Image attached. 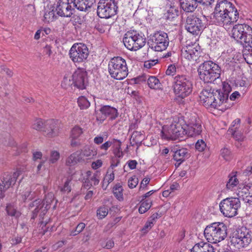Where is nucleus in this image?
Here are the masks:
<instances>
[{
    "label": "nucleus",
    "mask_w": 252,
    "mask_h": 252,
    "mask_svg": "<svg viewBox=\"0 0 252 252\" xmlns=\"http://www.w3.org/2000/svg\"><path fill=\"white\" fill-rule=\"evenodd\" d=\"M33 160L35 161L38 159H41L42 157V154L41 152L35 151L32 153Z\"/></svg>",
    "instance_id": "obj_62"
},
{
    "label": "nucleus",
    "mask_w": 252,
    "mask_h": 252,
    "mask_svg": "<svg viewBox=\"0 0 252 252\" xmlns=\"http://www.w3.org/2000/svg\"><path fill=\"white\" fill-rule=\"evenodd\" d=\"M55 12L56 10L54 6L46 9L44 15V21L47 23L54 21L56 18Z\"/></svg>",
    "instance_id": "obj_31"
},
{
    "label": "nucleus",
    "mask_w": 252,
    "mask_h": 252,
    "mask_svg": "<svg viewBox=\"0 0 252 252\" xmlns=\"http://www.w3.org/2000/svg\"><path fill=\"white\" fill-rule=\"evenodd\" d=\"M54 201V195L52 192L47 194L44 199L41 201L40 199H36L29 204L30 209L35 208L32 211V219H34L40 212V216L42 218L47 212L48 210L51 207V204Z\"/></svg>",
    "instance_id": "obj_8"
},
{
    "label": "nucleus",
    "mask_w": 252,
    "mask_h": 252,
    "mask_svg": "<svg viewBox=\"0 0 252 252\" xmlns=\"http://www.w3.org/2000/svg\"><path fill=\"white\" fill-rule=\"evenodd\" d=\"M227 227L223 222H216L208 225L204 229V235L208 242L217 243L227 236Z\"/></svg>",
    "instance_id": "obj_4"
},
{
    "label": "nucleus",
    "mask_w": 252,
    "mask_h": 252,
    "mask_svg": "<svg viewBox=\"0 0 252 252\" xmlns=\"http://www.w3.org/2000/svg\"><path fill=\"white\" fill-rule=\"evenodd\" d=\"M118 9V2L115 0H100L97 13L101 18H109L117 13Z\"/></svg>",
    "instance_id": "obj_11"
},
{
    "label": "nucleus",
    "mask_w": 252,
    "mask_h": 252,
    "mask_svg": "<svg viewBox=\"0 0 252 252\" xmlns=\"http://www.w3.org/2000/svg\"><path fill=\"white\" fill-rule=\"evenodd\" d=\"M1 72L3 73H5L10 77H11L13 75V72L12 70L8 68L5 67L4 66L1 67Z\"/></svg>",
    "instance_id": "obj_63"
},
{
    "label": "nucleus",
    "mask_w": 252,
    "mask_h": 252,
    "mask_svg": "<svg viewBox=\"0 0 252 252\" xmlns=\"http://www.w3.org/2000/svg\"><path fill=\"white\" fill-rule=\"evenodd\" d=\"M113 142L110 141H108L105 142L104 143L102 144L100 147V149L102 150L107 151L108 149L110 147V146L112 145Z\"/></svg>",
    "instance_id": "obj_60"
},
{
    "label": "nucleus",
    "mask_w": 252,
    "mask_h": 252,
    "mask_svg": "<svg viewBox=\"0 0 252 252\" xmlns=\"http://www.w3.org/2000/svg\"><path fill=\"white\" fill-rule=\"evenodd\" d=\"M197 0H181V8L186 12H193L198 5Z\"/></svg>",
    "instance_id": "obj_27"
},
{
    "label": "nucleus",
    "mask_w": 252,
    "mask_h": 252,
    "mask_svg": "<svg viewBox=\"0 0 252 252\" xmlns=\"http://www.w3.org/2000/svg\"><path fill=\"white\" fill-rule=\"evenodd\" d=\"M86 180L85 183L87 184V186H96L98 184L99 182V177L97 173L92 174V172L90 171H88L86 172Z\"/></svg>",
    "instance_id": "obj_29"
},
{
    "label": "nucleus",
    "mask_w": 252,
    "mask_h": 252,
    "mask_svg": "<svg viewBox=\"0 0 252 252\" xmlns=\"http://www.w3.org/2000/svg\"><path fill=\"white\" fill-rule=\"evenodd\" d=\"M127 164L130 169H134L136 168L137 162L135 160H130L127 162Z\"/></svg>",
    "instance_id": "obj_64"
},
{
    "label": "nucleus",
    "mask_w": 252,
    "mask_h": 252,
    "mask_svg": "<svg viewBox=\"0 0 252 252\" xmlns=\"http://www.w3.org/2000/svg\"><path fill=\"white\" fill-rule=\"evenodd\" d=\"M176 72V67L174 64H170L166 71V74L170 76H173Z\"/></svg>",
    "instance_id": "obj_52"
},
{
    "label": "nucleus",
    "mask_w": 252,
    "mask_h": 252,
    "mask_svg": "<svg viewBox=\"0 0 252 252\" xmlns=\"http://www.w3.org/2000/svg\"><path fill=\"white\" fill-rule=\"evenodd\" d=\"M108 213V209L105 207H100L97 210V216L99 219H102L105 217Z\"/></svg>",
    "instance_id": "obj_44"
},
{
    "label": "nucleus",
    "mask_w": 252,
    "mask_h": 252,
    "mask_svg": "<svg viewBox=\"0 0 252 252\" xmlns=\"http://www.w3.org/2000/svg\"><path fill=\"white\" fill-rule=\"evenodd\" d=\"M80 154L82 155V157L84 158L86 157L87 159H91L93 158L97 154V152L93 148L86 146L80 151Z\"/></svg>",
    "instance_id": "obj_30"
},
{
    "label": "nucleus",
    "mask_w": 252,
    "mask_h": 252,
    "mask_svg": "<svg viewBox=\"0 0 252 252\" xmlns=\"http://www.w3.org/2000/svg\"><path fill=\"white\" fill-rule=\"evenodd\" d=\"M147 84L152 89L158 90L161 88L159 80L155 76H150L147 80Z\"/></svg>",
    "instance_id": "obj_33"
},
{
    "label": "nucleus",
    "mask_w": 252,
    "mask_h": 252,
    "mask_svg": "<svg viewBox=\"0 0 252 252\" xmlns=\"http://www.w3.org/2000/svg\"><path fill=\"white\" fill-rule=\"evenodd\" d=\"M228 132L233 136L236 141H238L239 143V141H243L245 139V137L238 130L237 126L235 128L230 127L228 130Z\"/></svg>",
    "instance_id": "obj_34"
},
{
    "label": "nucleus",
    "mask_w": 252,
    "mask_h": 252,
    "mask_svg": "<svg viewBox=\"0 0 252 252\" xmlns=\"http://www.w3.org/2000/svg\"><path fill=\"white\" fill-rule=\"evenodd\" d=\"M198 47L196 46L194 47V45H188L186 47L183 48V49L185 50L186 52L189 53L190 55H191L193 57L196 52H198Z\"/></svg>",
    "instance_id": "obj_45"
},
{
    "label": "nucleus",
    "mask_w": 252,
    "mask_h": 252,
    "mask_svg": "<svg viewBox=\"0 0 252 252\" xmlns=\"http://www.w3.org/2000/svg\"><path fill=\"white\" fill-rule=\"evenodd\" d=\"M6 211L9 215L11 216H18L19 212L11 206L6 207Z\"/></svg>",
    "instance_id": "obj_54"
},
{
    "label": "nucleus",
    "mask_w": 252,
    "mask_h": 252,
    "mask_svg": "<svg viewBox=\"0 0 252 252\" xmlns=\"http://www.w3.org/2000/svg\"><path fill=\"white\" fill-rule=\"evenodd\" d=\"M85 159L82 157V155L80 154V151H76L71 154L66 160V164L67 166H73L78 163L84 162L85 161Z\"/></svg>",
    "instance_id": "obj_28"
},
{
    "label": "nucleus",
    "mask_w": 252,
    "mask_h": 252,
    "mask_svg": "<svg viewBox=\"0 0 252 252\" xmlns=\"http://www.w3.org/2000/svg\"><path fill=\"white\" fill-rule=\"evenodd\" d=\"M110 171V169L108 170L105 177H104L103 181V185H104V183H107V185H108L110 183L112 182L114 179V174L113 171L110 173V174H108Z\"/></svg>",
    "instance_id": "obj_50"
},
{
    "label": "nucleus",
    "mask_w": 252,
    "mask_h": 252,
    "mask_svg": "<svg viewBox=\"0 0 252 252\" xmlns=\"http://www.w3.org/2000/svg\"><path fill=\"white\" fill-rule=\"evenodd\" d=\"M206 147V144L202 139L198 140L195 144V149L199 152L203 151Z\"/></svg>",
    "instance_id": "obj_49"
},
{
    "label": "nucleus",
    "mask_w": 252,
    "mask_h": 252,
    "mask_svg": "<svg viewBox=\"0 0 252 252\" xmlns=\"http://www.w3.org/2000/svg\"><path fill=\"white\" fill-rule=\"evenodd\" d=\"M172 84L174 93L179 97L184 98L189 96L192 91V83L185 76H176Z\"/></svg>",
    "instance_id": "obj_6"
},
{
    "label": "nucleus",
    "mask_w": 252,
    "mask_h": 252,
    "mask_svg": "<svg viewBox=\"0 0 252 252\" xmlns=\"http://www.w3.org/2000/svg\"><path fill=\"white\" fill-rule=\"evenodd\" d=\"M86 225L83 222L79 223L76 227L75 230L71 232V234L73 236L77 235L81 233L85 228Z\"/></svg>",
    "instance_id": "obj_51"
},
{
    "label": "nucleus",
    "mask_w": 252,
    "mask_h": 252,
    "mask_svg": "<svg viewBox=\"0 0 252 252\" xmlns=\"http://www.w3.org/2000/svg\"><path fill=\"white\" fill-rule=\"evenodd\" d=\"M131 81L133 82L134 84L141 85L143 83H145L147 81V76L145 74H143L131 79Z\"/></svg>",
    "instance_id": "obj_42"
},
{
    "label": "nucleus",
    "mask_w": 252,
    "mask_h": 252,
    "mask_svg": "<svg viewBox=\"0 0 252 252\" xmlns=\"http://www.w3.org/2000/svg\"><path fill=\"white\" fill-rule=\"evenodd\" d=\"M138 179L136 176H133L128 179V186L130 189L135 188L138 185Z\"/></svg>",
    "instance_id": "obj_48"
},
{
    "label": "nucleus",
    "mask_w": 252,
    "mask_h": 252,
    "mask_svg": "<svg viewBox=\"0 0 252 252\" xmlns=\"http://www.w3.org/2000/svg\"><path fill=\"white\" fill-rule=\"evenodd\" d=\"M45 123L46 121H44L41 119H36L33 121L32 127L33 129L36 130L42 131L43 129H44V124Z\"/></svg>",
    "instance_id": "obj_37"
},
{
    "label": "nucleus",
    "mask_w": 252,
    "mask_h": 252,
    "mask_svg": "<svg viewBox=\"0 0 252 252\" xmlns=\"http://www.w3.org/2000/svg\"><path fill=\"white\" fill-rule=\"evenodd\" d=\"M180 14V11L178 7L175 6H171L167 10L165 14L166 19L169 21H172L177 18Z\"/></svg>",
    "instance_id": "obj_32"
},
{
    "label": "nucleus",
    "mask_w": 252,
    "mask_h": 252,
    "mask_svg": "<svg viewBox=\"0 0 252 252\" xmlns=\"http://www.w3.org/2000/svg\"><path fill=\"white\" fill-rule=\"evenodd\" d=\"M141 204L139 208V212L140 214H143L147 212L151 207L152 205V201L147 200H142L141 201Z\"/></svg>",
    "instance_id": "obj_35"
},
{
    "label": "nucleus",
    "mask_w": 252,
    "mask_h": 252,
    "mask_svg": "<svg viewBox=\"0 0 252 252\" xmlns=\"http://www.w3.org/2000/svg\"><path fill=\"white\" fill-rule=\"evenodd\" d=\"M114 246V241L112 239H109L106 242L105 245L103 246V247L107 249H110L112 248Z\"/></svg>",
    "instance_id": "obj_61"
},
{
    "label": "nucleus",
    "mask_w": 252,
    "mask_h": 252,
    "mask_svg": "<svg viewBox=\"0 0 252 252\" xmlns=\"http://www.w3.org/2000/svg\"><path fill=\"white\" fill-rule=\"evenodd\" d=\"M231 91L230 85L224 82L222 90H212L209 87L204 89L200 94L201 102L206 108L219 109L228 99V94Z\"/></svg>",
    "instance_id": "obj_2"
},
{
    "label": "nucleus",
    "mask_w": 252,
    "mask_h": 252,
    "mask_svg": "<svg viewBox=\"0 0 252 252\" xmlns=\"http://www.w3.org/2000/svg\"><path fill=\"white\" fill-rule=\"evenodd\" d=\"M123 191V187L120 184L116 185L113 188V193L116 198L119 201L124 200Z\"/></svg>",
    "instance_id": "obj_36"
},
{
    "label": "nucleus",
    "mask_w": 252,
    "mask_h": 252,
    "mask_svg": "<svg viewBox=\"0 0 252 252\" xmlns=\"http://www.w3.org/2000/svg\"><path fill=\"white\" fill-rule=\"evenodd\" d=\"M148 44L151 49L156 51L165 50L169 44L167 34L163 32H157L150 35Z\"/></svg>",
    "instance_id": "obj_12"
},
{
    "label": "nucleus",
    "mask_w": 252,
    "mask_h": 252,
    "mask_svg": "<svg viewBox=\"0 0 252 252\" xmlns=\"http://www.w3.org/2000/svg\"><path fill=\"white\" fill-rule=\"evenodd\" d=\"M83 133V129L78 126H75L72 129L70 136V145L71 147H76L81 145L80 137Z\"/></svg>",
    "instance_id": "obj_24"
},
{
    "label": "nucleus",
    "mask_w": 252,
    "mask_h": 252,
    "mask_svg": "<svg viewBox=\"0 0 252 252\" xmlns=\"http://www.w3.org/2000/svg\"><path fill=\"white\" fill-rule=\"evenodd\" d=\"M97 121L103 122L106 118L115 120L118 116V110L114 107L109 105L101 106L100 109L95 111Z\"/></svg>",
    "instance_id": "obj_16"
},
{
    "label": "nucleus",
    "mask_w": 252,
    "mask_h": 252,
    "mask_svg": "<svg viewBox=\"0 0 252 252\" xmlns=\"http://www.w3.org/2000/svg\"><path fill=\"white\" fill-rule=\"evenodd\" d=\"M211 18L216 25L228 30L238 21L239 13L231 2L222 0L217 2Z\"/></svg>",
    "instance_id": "obj_1"
},
{
    "label": "nucleus",
    "mask_w": 252,
    "mask_h": 252,
    "mask_svg": "<svg viewBox=\"0 0 252 252\" xmlns=\"http://www.w3.org/2000/svg\"><path fill=\"white\" fill-rule=\"evenodd\" d=\"M242 193H244L246 196H250L252 197V184H248L245 185L241 189Z\"/></svg>",
    "instance_id": "obj_46"
},
{
    "label": "nucleus",
    "mask_w": 252,
    "mask_h": 252,
    "mask_svg": "<svg viewBox=\"0 0 252 252\" xmlns=\"http://www.w3.org/2000/svg\"><path fill=\"white\" fill-rule=\"evenodd\" d=\"M184 129L186 130V135L189 136L198 135L202 130L201 121L195 116H193L184 126Z\"/></svg>",
    "instance_id": "obj_17"
},
{
    "label": "nucleus",
    "mask_w": 252,
    "mask_h": 252,
    "mask_svg": "<svg viewBox=\"0 0 252 252\" xmlns=\"http://www.w3.org/2000/svg\"><path fill=\"white\" fill-rule=\"evenodd\" d=\"M116 142L115 148L114 150V154L116 157L119 158L123 156V153L121 150V142L120 140H114Z\"/></svg>",
    "instance_id": "obj_39"
},
{
    "label": "nucleus",
    "mask_w": 252,
    "mask_h": 252,
    "mask_svg": "<svg viewBox=\"0 0 252 252\" xmlns=\"http://www.w3.org/2000/svg\"><path fill=\"white\" fill-rule=\"evenodd\" d=\"M197 71L205 83H211L220 76V67L218 64H200Z\"/></svg>",
    "instance_id": "obj_9"
},
{
    "label": "nucleus",
    "mask_w": 252,
    "mask_h": 252,
    "mask_svg": "<svg viewBox=\"0 0 252 252\" xmlns=\"http://www.w3.org/2000/svg\"><path fill=\"white\" fill-rule=\"evenodd\" d=\"M77 103L81 109H86L90 106V103L84 96H80L78 98Z\"/></svg>",
    "instance_id": "obj_38"
},
{
    "label": "nucleus",
    "mask_w": 252,
    "mask_h": 252,
    "mask_svg": "<svg viewBox=\"0 0 252 252\" xmlns=\"http://www.w3.org/2000/svg\"><path fill=\"white\" fill-rule=\"evenodd\" d=\"M239 181L235 175H233L230 177V178L226 184V188L229 189H232L237 186Z\"/></svg>",
    "instance_id": "obj_40"
},
{
    "label": "nucleus",
    "mask_w": 252,
    "mask_h": 252,
    "mask_svg": "<svg viewBox=\"0 0 252 252\" xmlns=\"http://www.w3.org/2000/svg\"><path fill=\"white\" fill-rule=\"evenodd\" d=\"M60 154L57 151H52L50 153V158H49V162L50 164H54L56 163L60 158Z\"/></svg>",
    "instance_id": "obj_41"
},
{
    "label": "nucleus",
    "mask_w": 252,
    "mask_h": 252,
    "mask_svg": "<svg viewBox=\"0 0 252 252\" xmlns=\"http://www.w3.org/2000/svg\"><path fill=\"white\" fill-rule=\"evenodd\" d=\"M73 85L72 82H71L70 78H68L67 77L64 76L63 77V81L62 82L61 86L63 88L67 89L68 87L72 86Z\"/></svg>",
    "instance_id": "obj_53"
},
{
    "label": "nucleus",
    "mask_w": 252,
    "mask_h": 252,
    "mask_svg": "<svg viewBox=\"0 0 252 252\" xmlns=\"http://www.w3.org/2000/svg\"><path fill=\"white\" fill-rule=\"evenodd\" d=\"M221 156L226 160L231 158V152L228 148H224L220 150Z\"/></svg>",
    "instance_id": "obj_47"
},
{
    "label": "nucleus",
    "mask_w": 252,
    "mask_h": 252,
    "mask_svg": "<svg viewBox=\"0 0 252 252\" xmlns=\"http://www.w3.org/2000/svg\"><path fill=\"white\" fill-rule=\"evenodd\" d=\"M154 222L153 221L148 220L144 227L142 228V231L144 232H147L150 230L154 225Z\"/></svg>",
    "instance_id": "obj_56"
},
{
    "label": "nucleus",
    "mask_w": 252,
    "mask_h": 252,
    "mask_svg": "<svg viewBox=\"0 0 252 252\" xmlns=\"http://www.w3.org/2000/svg\"><path fill=\"white\" fill-rule=\"evenodd\" d=\"M60 125L59 121L53 119L46 121L42 131L45 136L49 138L57 136L60 132Z\"/></svg>",
    "instance_id": "obj_20"
},
{
    "label": "nucleus",
    "mask_w": 252,
    "mask_h": 252,
    "mask_svg": "<svg viewBox=\"0 0 252 252\" xmlns=\"http://www.w3.org/2000/svg\"><path fill=\"white\" fill-rule=\"evenodd\" d=\"M216 251V249L212 245L204 242L196 244L190 250V252H217Z\"/></svg>",
    "instance_id": "obj_25"
},
{
    "label": "nucleus",
    "mask_w": 252,
    "mask_h": 252,
    "mask_svg": "<svg viewBox=\"0 0 252 252\" xmlns=\"http://www.w3.org/2000/svg\"><path fill=\"white\" fill-rule=\"evenodd\" d=\"M247 78L243 76H239L235 80V84L237 86L246 87L247 85Z\"/></svg>",
    "instance_id": "obj_43"
},
{
    "label": "nucleus",
    "mask_w": 252,
    "mask_h": 252,
    "mask_svg": "<svg viewBox=\"0 0 252 252\" xmlns=\"http://www.w3.org/2000/svg\"><path fill=\"white\" fill-rule=\"evenodd\" d=\"M123 41L127 49L136 51L145 45L146 38L143 33L130 30L125 34Z\"/></svg>",
    "instance_id": "obj_7"
},
{
    "label": "nucleus",
    "mask_w": 252,
    "mask_h": 252,
    "mask_svg": "<svg viewBox=\"0 0 252 252\" xmlns=\"http://www.w3.org/2000/svg\"><path fill=\"white\" fill-rule=\"evenodd\" d=\"M171 152L173 154V159L179 162L178 166L189 157V150L186 148H180L176 146L171 150Z\"/></svg>",
    "instance_id": "obj_23"
},
{
    "label": "nucleus",
    "mask_w": 252,
    "mask_h": 252,
    "mask_svg": "<svg viewBox=\"0 0 252 252\" xmlns=\"http://www.w3.org/2000/svg\"><path fill=\"white\" fill-rule=\"evenodd\" d=\"M241 201L238 197H227L222 200L219 204L220 212L226 217L232 218L238 214L241 207Z\"/></svg>",
    "instance_id": "obj_10"
},
{
    "label": "nucleus",
    "mask_w": 252,
    "mask_h": 252,
    "mask_svg": "<svg viewBox=\"0 0 252 252\" xmlns=\"http://www.w3.org/2000/svg\"><path fill=\"white\" fill-rule=\"evenodd\" d=\"M185 27L189 32L198 35L202 33L206 26L200 18L195 14H192L187 17Z\"/></svg>",
    "instance_id": "obj_14"
},
{
    "label": "nucleus",
    "mask_w": 252,
    "mask_h": 252,
    "mask_svg": "<svg viewBox=\"0 0 252 252\" xmlns=\"http://www.w3.org/2000/svg\"><path fill=\"white\" fill-rule=\"evenodd\" d=\"M54 6L57 14L60 16L68 17L72 14V9L69 0H58Z\"/></svg>",
    "instance_id": "obj_22"
},
{
    "label": "nucleus",
    "mask_w": 252,
    "mask_h": 252,
    "mask_svg": "<svg viewBox=\"0 0 252 252\" xmlns=\"http://www.w3.org/2000/svg\"><path fill=\"white\" fill-rule=\"evenodd\" d=\"M186 135V130L179 123H173L170 126H164L161 132V136L163 139L175 140L183 137Z\"/></svg>",
    "instance_id": "obj_13"
},
{
    "label": "nucleus",
    "mask_w": 252,
    "mask_h": 252,
    "mask_svg": "<svg viewBox=\"0 0 252 252\" xmlns=\"http://www.w3.org/2000/svg\"><path fill=\"white\" fill-rule=\"evenodd\" d=\"M110 63H126V61L122 57L117 56L112 58Z\"/></svg>",
    "instance_id": "obj_59"
},
{
    "label": "nucleus",
    "mask_w": 252,
    "mask_h": 252,
    "mask_svg": "<svg viewBox=\"0 0 252 252\" xmlns=\"http://www.w3.org/2000/svg\"><path fill=\"white\" fill-rule=\"evenodd\" d=\"M181 56L182 58L187 59L189 61H191L193 59V57L188 52H186L183 49L182 50Z\"/></svg>",
    "instance_id": "obj_58"
},
{
    "label": "nucleus",
    "mask_w": 252,
    "mask_h": 252,
    "mask_svg": "<svg viewBox=\"0 0 252 252\" xmlns=\"http://www.w3.org/2000/svg\"><path fill=\"white\" fill-rule=\"evenodd\" d=\"M20 175V172L16 171L13 173H4L0 178V195L3 197L4 192L11 186L14 185L17 179Z\"/></svg>",
    "instance_id": "obj_18"
},
{
    "label": "nucleus",
    "mask_w": 252,
    "mask_h": 252,
    "mask_svg": "<svg viewBox=\"0 0 252 252\" xmlns=\"http://www.w3.org/2000/svg\"><path fill=\"white\" fill-rule=\"evenodd\" d=\"M70 180H67L64 183L63 188L62 189V191L63 192L68 193L70 192L71 190V186L70 185Z\"/></svg>",
    "instance_id": "obj_55"
},
{
    "label": "nucleus",
    "mask_w": 252,
    "mask_h": 252,
    "mask_svg": "<svg viewBox=\"0 0 252 252\" xmlns=\"http://www.w3.org/2000/svg\"><path fill=\"white\" fill-rule=\"evenodd\" d=\"M232 37L246 50L252 52V28L249 25L237 24L231 31Z\"/></svg>",
    "instance_id": "obj_3"
},
{
    "label": "nucleus",
    "mask_w": 252,
    "mask_h": 252,
    "mask_svg": "<svg viewBox=\"0 0 252 252\" xmlns=\"http://www.w3.org/2000/svg\"><path fill=\"white\" fill-rule=\"evenodd\" d=\"M150 181V178L149 177H145L144 178L142 181H141L139 187V190H142L144 189L147 186V185H148Z\"/></svg>",
    "instance_id": "obj_57"
},
{
    "label": "nucleus",
    "mask_w": 252,
    "mask_h": 252,
    "mask_svg": "<svg viewBox=\"0 0 252 252\" xmlns=\"http://www.w3.org/2000/svg\"><path fill=\"white\" fill-rule=\"evenodd\" d=\"M69 55L73 62H83L88 56V49L86 45L81 43L74 44L70 49Z\"/></svg>",
    "instance_id": "obj_15"
},
{
    "label": "nucleus",
    "mask_w": 252,
    "mask_h": 252,
    "mask_svg": "<svg viewBox=\"0 0 252 252\" xmlns=\"http://www.w3.org/2000/svg\"><path fill=\"white\" fill-rule=\"evenodd\" d=\"M95 0H73L74 7L78 10L83 11L91 8L95 3Z\"/></svg>",
    "instance_id": "obj_26"
},
{
    "label": "nucleus",
    "mask_w": 252,
    "mask_h": 252,
    "mask_svg": "<svg viewBox=\"0 0 252 252\" xmlns=\"http://www.w3.org/2000/svg\"><path fill=\"white\" fill-rule=\"evenodd\" d=\"M252 241V232L245 227L237 229L230 236V247L240 250L248 247Z\"/></svg>",
    "instance_id": "obj_5"
},
{
    "label": "nucleus",
    "mask_w": 252,
    "mask_h": 252,
    "mask_svg": "<svg viewBox=\"0 0 252 252\" xmlns=\"http://www.w3.org/2000/svg\"><path fill=\"white\" fill-rule=\"evenodd\" d=\"M108 69L111 77L117 80H122L128 75L126 64H109Z\"/></svg>",
    "instance_id": "obj_19"
},
{
    "label": "nucleus",
    "mask_w": 252,
    "mask_h": 252,
    "mask_svg": "<svg viewBox=\"0 0 252 252\" xmlns=\"http://www.w3.org/2000/svg\"><path fill=\"white\" fill-rule=\"evenodd\" d=\"M72 84L80 90L86 88L88 83L87 72L84 69L78 68L72 76Z\"/></svg>",
    "instance_id": "obj_21"
}]
</instances>
